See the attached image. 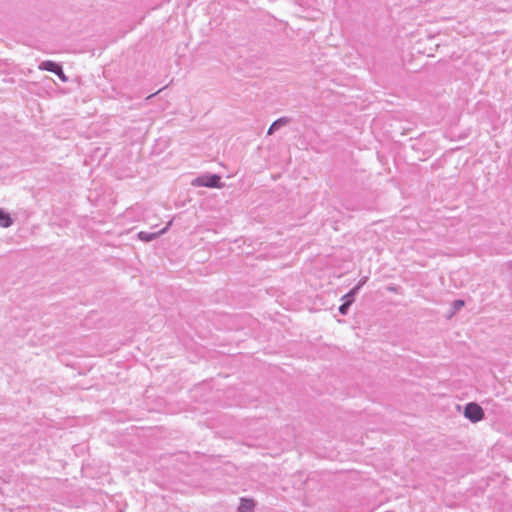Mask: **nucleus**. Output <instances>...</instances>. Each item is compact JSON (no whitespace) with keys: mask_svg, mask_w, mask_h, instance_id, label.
Wrapping results in <instances>:
<instances>
[{"mask_svg":"<svg viewBox=\"0 0 512 512\" xmlns=\"http://www.w3.org/2000/svg\"><path fill=\"white\" fill-rule=\"evenodd\" d=\"M290 122L288 117H281L275 120L268 129V134H273L275 131L280 129L281 127L287 125Z\"/></svg>","mask_w":512,"mask_h":512,"instance_id":"4","label":"nucleus"},{"mask_svg":"<svg viewBox=\"0 0 512 512\" xmlns=\"http://www.w3.org/2000/svg\"><path fill=\"white\" fill-rule=\"evenodd\" d=\"M344 302L339 306V312L342 314V315H346L348 313V310L350 308V306L352 305L351 304V301L350 300H343Z\"/></svg>","mask_w":512,"mask_h":512,"instance_id":"8","label":"nucleus"},{"mask_svg":"<svg viewBox=\"0 0 512 512\" xmlns=\"http://www.w3.org/2000/svg\"><path fill=\"white\" fill-rule=\"evenodd\" d=\"M359 292V286L353 287L347 294H345L342 298V300H350L351 304L354 302V298Z\"/></svg>","mask_w":512,"mask_h":512,"instance_id":"7","label":"nucleus"},{"mask_svg":"<svg viewBox=\"0 0 512 512\" xmlns=\"http://www.w3.org/2000/svg\"><path fill=\"white\" fill-rule=\"evenodd\" d=\"M221 177L219 175H203L192 181L193 186L220 187Z\"/></svg>","mask_w":512,"mask_h":512,"instance_id":"2","label":"nucleus"},{"mask_svg":"<svg viewBox=\"0 0 512 512\" xmlns=\"http://www.w3.org/2000/svg\"><path fill=\"white\" fill-rule=\"evenodd\" d=\"M254 511V502L249 499H241L240 505L238 507V512H253Z\"/></svg>","mask_w":512,"mask_h":512,"instance_id":"5","label":"nucleus"},{"mask_svg":"<svg viewBox=\"0 0 512 512\" xmlns=\"http://www.w3.org/2000/svg\"><path fill=\"white\" fill-rule=\"evenodd\" d=\"M464 415L471 422L476 423L483 419L484 411L477 403L470 402L465 406Z\"/></svg>","mask_w":512,"mask_h":512,"instance_id":"1","label":"nucleus"},{"mask_svg":"<svg viewBox=\"0 0 512 512\" xmlns=\"http://www.w3.org/2000/svg\"><path fill=\"white\" fill-rule=\"evenodd\" d=\"M453 305H454L455 309H459L460 307H462L464 305V301L456 300V301H454Z\"/></svg>","mask_w":512,"mask_h":512,"instance_id":"10","label":"nucleus"},{"mask_svg":"<svg viewBox=\"0 0 512 512\" xmlns=\"http://www.w3.org/2000/svg\"><path fill=\"white\" fill-rule=\"evenodd\" d=\"M367 280H368V277H367V276L362 277V278L359 280V282L357 283V285H356V286H359V289H360V288H361V287H362V286L367 282Z\"/></svg>","mask_w":512,"mask_h":512,"instance_id":"9","label":"nucleus"},{"mask_svg":"<svg viewBox=\"0 0 512 512\" xmlns=\"http://www.w3.org/2000/svg\"><path fill=\"white\" fill-rule=\"evenodd\" d=\"M41 68L44 69V70H47V71H50V72H53L55 74H57L62 81H66L67 78L66 76L64 75L63 71H62V68L60 65H58L57 63L53 62V61H45L42 63L41 65Z\"/></svg>","mask_w":512,"mask_h":512,"instance_id":"3","label":"nucleus"},{"mask_svg":"<svg viewBox=\"0 0 512 512\" xmlns=\"http://www.w3.org/2000/svg\"><path fill=\"white\" fill-rule=\"evenodd\" d=\"M12 224V219L9 214L5 213L2 209H0V226L1 227H9Z\"/></svg>","mask_w":512,"mask_h":512,"instance_id":"6","label":"nucleus"},{"mask_svg":"<svg viewBox=\"0 0 512 512\" xmlns=\"http://www.w3.org/2000/svg\"><path fill=\"white\" fill-rule=\"evenodd\" d=\"M143 235H144V233H143V232H140L139 236H140L142 239H144V236H143ZM149 239H150V238H145V240H149Z\"/></svg>","mask_w":512,"mask_h":512,"instance_id":"11","label":"nucleus"}]
</instances>
